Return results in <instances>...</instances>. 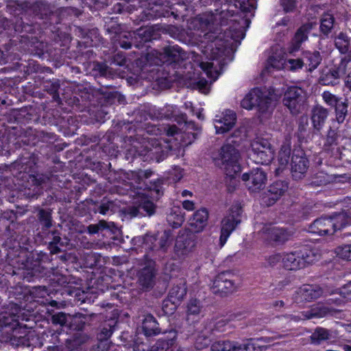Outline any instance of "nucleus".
Wrapping results in <instances>:
<instances>
[{
	"mask_svg": "<svg viewBox=\"0 0 351 351\" xmlns=\"http://www.w3.org/2000/svg\"><path fill=\"white\" fill-rule=\"evenodd\" d=\"M239 151L230 143L221 147L219 156L215 159V165L223 169L225 173L232 179L241 171L239 164Z\"/></svg>",
	"mask_w": 351,
	"mask_h": 351,
	"instance_id": "f257e3e1",
	"label": "nucleus"
},
{
	"mask_svg": "<svg viewBox=\"0 0 351 351\" xmlns=\"http://www.w3.org/2000/svg\"><path fill=\"white\" fill-rule=\"evenodd\" d=\"M317 258L313 250L307 246L283 254V267L288 270H299L312 264Z\"/></svg>",
	"mask_w": 351,
	"mask_h": 351,
	"instance_id": "f03ea898",
	"label": "nucleus"
},
{
	"mask_svg": "<svg viewBox=\"0 0 351 351\" xmlns=\"http://www.w3.org/2000/svg\"><path fill=\"white\" fill-rule=\"evenodd\" d=\"M215 47H217L215 45ZM210 57L206 56L209 60L213 62H199L200 68L206 73L208 77L210 78L213 82L215 81L221 73L223 66L227 64L226 62V49L224 47H215L214 49L213 44L210 46Z\"/></svg>",
	"mask_w": 351,
	"mask_h": 351,
	"instance_id": "7ed1b4c3",
	"label": "nucleus"
},
{
	"mask_svg": "<svg viewBox=\"0 0 351 351\" xmlns=\"http://www.w3.org/2000/svg\"><path fill=\"white\" fill-rule=\"evenodd\" d=\"M18 308L14 306L11 312L4 311L0 315V323L2 326L10 327L12 333L9 337V342L14 346L27 345L25 330L19 327Z\"/></svg>",
	"mask_w": 351,
	"mask_h": 351,
	"instance_id": "20e7f679",
	"label": "nucleus"
},
{
	"mask_svg": "<svg viewBox=\"0 0 351 351\" xmlns=\"http://www.w3.org/2000/svg\"><path fill=\"white\" fill-rule=\"evenodd\" d=\"M169 235L165 232L158 240L155 236L146 234L144 237V245L149 252L145 255L146 258L160 260L162 258L169 247Z\"/></svg>",
	"mask_w": 351,
	"mask_h": 351,
	"instance_id": "39448f33",
	"label": "nucleus"
},
{
	"mask_svg": "<svg viewBox=\"0 0 351 351\" xmlns=\"http://www.w3.org/2000/svg\"><path fill=\"white\" fill-rule=\"evenodd\" d=\"M239 287L236 275L229 271L219 273L215 278L211 290L214 294L226 296L236 291Z\"/></svg>",
	"mask_w": 351,
	"mask_h": 351,
	"instance_id": "423d86ee",
	"label": "nucleus"
},
{
	"mask_svg": "<svg viewBox=\"0 0 351 351\" xmlns=\"http://www.w3.org/2000/svg\"><path fill=\"white\" fill-rule=\"evenodd\" d=\"M306 100V92L300 87L289 86L285 90L282 98V103L292 114H298L304 108Z\"/></svg>",
	"mask_w": 351,
	"mask_h": 351,
	"instance_id": "0eeeda50",
	"label": "nucleus"
},
{
	"mask_svg": "<svg viewBox=\"0 0 351 351\" xmlns=\"http://www.w3.org/2000/svg\"><path fill=\"white\" fill-rule=\"evenodd\" d=\"M251 158L257 164L268 165L274 158V152L268 140L257 137L251 143Z\"/></svg>",
	"mask_w": 351,
	"mask_h": 351,
	"instance_id": "6e6552de",
	"label": "nucleus"
},
{
	"mask_svg": "<svg viewBox=\"0 0 351 351\" xmlns=\"http://www.w3.org/2000/svg\"><path fill=\"white\" fill-rule=\"evenodd\" d=\"M241 179L250 193H256L265 188L267 182V175L262 169L256 168L243 173Z\"/></svg>",
	"mask_w": 351,
	"mask_h": 351,
	"instance_id": "1a4fd4ad",
	"label": "nucleus"
},
{
	"mask_svg": "<svg viewBox=\"0 0 351 351\" xmlns=\"http://www.w3.org/2000/svg\"><path fill=\"white\" fill-rule=\"evenodd\" d=\"M241 210L239 206H233L229 215L226 216L221 223V236L219 241L223 246L237 226L241 223Z\"/></svg>",
	"mask_w": 351,
	"mask_h": 351,
	"instance_id": "9d476101",
	"label": "nucleus"
},
{
	"mask_svg": "<svg viewBox=\"0 0 351 351\" xmlns=\"http://www.w3.org/2000/svg\"><path fill=\"white\" fill-rule=\"evenodd\" d=\"M159 61L155 63L158 64L160 63L169 62V63H179L189 59L191 57H195L194 52H186L183 50L178 45H169L162 49V52L159 53Z\"/></svg>",
	"mask_w": 351,
	"mask_h": 351,
	"instance_id": "9b49d317",
	"label": "nucleus"
},
{
	"mask_svg": "<svg viewBox=\"0 0 351 351\" xmlns=\"http://www.w3.org/2000/svg\"><path fill=\"white\" fill-rule=\"evenodd\" d=\"M193 234L189 232L180 233L176 239L174 246L175 256L178 258H184L192 252L195 245Z\"/></svg>",
	"mask_w": 351,
	"mask_h": 351,
	"instance_id": "f8f14e48",
	"label": "nucleus"
},
{
	"mask_svg": "<svg viewBox=\"0 0 351 351\" xmlns=\"http://www.w3.org/2000/svg\"><path fill=\"white\" fill-rule=\"evenodd\" d=\"M288 189V183L285 181L278 180L269 186L267 192L263 197V202L268 206L275 202L282 196Z\"/></svg>",
	"mask_w": 351,
	"mask_h": 351,
	"instance_id": "ddd939ff",
	"label": "nucleus"
},
{
	"mask_svg": "<svg viewBox=\"0 0 351 351\" xmlns=\"http://www.w3.org/2000/svg\"><path fill=\"white\" fill-rule=\"evenodd\" d=\"M237 116L234 111L226 110L221 116H217L214 120L217 134H223L231 130L234 125Z\"/></svg>",
	"mask_w": 351,
	"mask_h": 351,
	"instance_id": "4468645a",
	"label": "nucleus"
},
{
	"mask_svg": "<svg viewBox=\"0 0 351 351\" xmlns=\"http://www.w3.org/2000/svg\"><path fill=\"white\" fill-rule=\"evenodd\" d=\"M146 146L147 154L150 158L155 159L158 162L163 160L171 151L170 145L166 143H161L157 139H152Z\"/></svg>",
	"mask_w": 351,
	"mask_h": 351,
	"instance_id": "2eb2a0df",
	"label": "nucleus"
},
{
	"mask_svg": "<svg viewBox=\"0 0 351 351\" xmlns=\"http://www.w3.org/2000/svg\"><path fill=\"white\" fill-rule=\"evenodd\" d=\"M300 154H294L291 159V171L292 177L295 180L302 179L309 167L308 160L303 156L302 152Z\"/></svg>",
	"mask_w": 351,
	"mask_h": 351,
	"instance_id": "dca6fc26",
	"label": "nucleus"
},
{
	"mask_svg": "<svg viewBox=\"0 0 351 351\" xmlns=\"http://www.w3.org/2000/svg\"><path fill=\"white\" fill-rule=\"evenodd\" d=\"M337 311L321 304L313 305L310 308L302 311L300 314L301 320H307L314 318H322L328 315H333Z\"/></svg>",
	"mask_w": 351,
	"mask_h": 351,
	"instance_id": "f3484780",
	"label": "nucleus"
},
{
	"mask_svg": "<svg viewBox=\"0 0 351 351\" xmlns=\"http://www.w3.org/2000/svg\"><path fill=\"white\" fill-rule=\"evenodd\" d=\"M156 274L155 262L149 261L147 265L138 272V282L140 285L146 289L152 288L155 282Z\"/></svg>",
	"mask_w": 351,
	"mask_h": 351,
	"instance_id": "a211bd4d",
	"label": "nucleus"
},
{
	"mask_svg": "<svg viewBox=\"0 0 351 351\" xmlns=\"http://www.w3.org/2000/svg\"><path fill=\"white\" fill-rule=\"evenodd\" d=\"M156 206L154 204L147 198L141 200L137 206L128 208V213L131 217L137 216H151L155 213Z\"/></svg>",
	"mask_w": 351,
	"mask_h": 351,
	"instance_id": "6ab92c4d",
	"label": "nucleus"
},
{
	"mask_svg": "<svg viewBox=\"0 0 351 351\" xmlns=\"http://www.w3.org/2000/svg\"><path fill=\"white\" fill-rule=\"evenodd\" d=\"M339 137L340 135L337 130L334 127H330L326 135L323 150L330 154L331 157H332L333 153L337 149H340V147H338Z\"/></svg>",
	"mask_w": 351,
	"mask_h": 351,
	"instance_id": "aec40b11",
	"label": "nucleus"
},
{
	"mask_svg": "<svg viewBox=\"0 0 351 351\" xmlns=\"http://www.w3.org/2000/svg\"><path fill=\"white\" fill-rule=\"evenodd\" d=\"M208 219V210L203 208L197 210L190 219L189 225L191 229L196 232H199L206 226Z\"/></svg>",
	"mask_w": 351,
	"mask_h": 351,
	"instance_id": "412c9836",
	"label": "nucleus"
},
{
	"mask_svg": "<svg viewBox=\"0 0 351 351\" xmlns=\"http://www.w3.org/2000/svg\"><path fill=\"white\" fill-rule=\"evenodd\" d=\"M263 232L267 239L278 244L285 243L289 237L287 231L274 226L263 228Z\"/></svg>",
	"mask_w": 351,
	"mask_h": 351,
	"instance_id": "4be33fe9",
	"label": "nucleus"
},
{
	"mask_svg": "<svg viewBox=\"0 0 351 351\" xmlns=\"http://www.w3.org/2000/svg\"><path fill=\"white\" fill-rule=\"evenodd\" d=\"M328 110L322 106L317 105L313 106L311 110V121L314 128L319 131L323 127L327 117Z\"/></svg>",
	"mask_w": 351,
	"mask_h": 351,
	"instance_id": "5701e85b",
	"label": "nucleus"
},
{
	"mask_svg": "<svg viewBox=\"0 0 351 351\" xmlns=\"http://www.w3.org/2000/svg\"><path fill=\"white\" fill-rule=\"evenodd\" d=\"M187 288L184 279H180L170 289L168 297L173 303L180 304L186 295Z\"/></svg>",
	"mask_w": 351,
	"mask_h": 351,
	"instance_id": "b1692460",
	"label": "nucleus"
},
{
	"mask_svg": "<svg viewBox=\"0 0 351 351\" xmlns=\"http://www.w3.org/2000/svg\"><path fill=\"white\" fill-rule=\"evenodd\" d=\"M313 27L314 24L313 23H307L298 29L292 41L291 51H297L300 49L301 44L307 40L308 34Z\"/></svg>",
	"mask_w": 351,
	"mask_h": 351,
	"instance_id": "393cba45",
	"label": "nucleus"
},
{
	"mask_svg": "<svg viewBox=\"0 0 351 351\" xmlns=\"http://www.w3.org/2000/svg\"><path fill=\"white\" fill-rule=\"evenodd\" d=\"M142 329L144 335L147 337L156 336L162 332L156 319L150 314L145 316L143 320Z\"/></svg>",
	"mask_w": 351,
	"mask_h": 351,
	"instance_id": "a878e982",
	"label": "nucleus"
},
{
	"mask_svg": "<svg viewBox=\"0 0 351 351\" xmlns=\"http://www.w3.org/2000/svg\"><path fill=\"white\" fill-rule=\"evenodd\" d=\"M298 294L300 295L302 300L311 301L321 297L323 294V290L318 286L307 285L300 288Z\"/></svg>",
	"mask_w": 351,
	"mask_h": 351,
	"instance_id": "bb28decb",
	"label": "nucleus"
},
{
	"mask_svg": "<svg viewBox=\"0 0 351 351\" xmlns=\"http://www.w3.org/2000/svg\"><path fill=\"white\" fill-rule=\"evenodd\" d=\"M176 337V330L173 329L170 330L166 337H162L156 341L152 347L151 351H167L173 345Z\"/></svg>",
	"mask_w": 351,
	"mask_h": 351,
	"instance_id": "cd10ccee",
	"label": "nucleus"
},
{
	"mask_svg": "<svg viewBox=\"0 0 351 351\" xmlns=\"http://www.w3.org/2000/svg\"><path fill=\"white\" fill-rule=\"evenodd\" d=\"M291 155V145L289 143H285L282 145L278 152V161L279 167L276 169V174L279 175L289 163Z\"/></svg>",
	"mask_w": 351,
	"mask_h": 351,
	"instance_id": "c85d7f7f",
	"label": "nucleus"
},
{
	"mask_svg": "<svg viewBox=\"0 0 351 351\" xmlns=\"http://www.w3.org/2000/svg\"><path fill=\"white\" fill-rule=\"evenodd\" d=\"M351 62V53L348 55H344L339 61L335 62L332 69V75L335 78H340L345 75L347 71L348 64Z\"/></svg>",
	"mask_w": 351,
	"mask_h": 351,
	"instance_id": "c756f323",
	"label": "nucleus"
},
{
	"mask_svg": "<svg viewBox=\"0 0 351 351\" xmlns=\"http://www.w3.org/2000/svg\"><path fill=\"white\" fill-rule=\"evenodd\" d=\"M129 36H133L134 42V45L140 48L143 43L148 42L152 40V32L149 28H139L135 32H132V34L128 35Z\"/></svg>",
	"mask_w": 351,
	"mask_h": 351,
	"instance_id": "7c9ffc66",
	"label": "nucleus"
},
{
	"mask_svg": "<svg viewBox=\"0 0 351 351\" xmlns=\"http://www.w3.org/2000/svg\"><path fill=\"white\" fill-rule=\"evenodd\" d=\"M335 45L339 51L343 55L351 53L350 38L344 32H340L335 38Z\"/></svg>",
	"mask_w": 351,
	"mask_h": 351,
	"instance_id": "2f4dec72",
	"label": "nucleus"
},
{
	"mask_svg": "<svg viewBox=\"0 0 351 351\" xmlns=\"http://www.w3.org/2000/svg\"><path fill=\"white\" fill-rule=\"evenodd\" d=\"M261 96L258 101H257L256 108L262 113L269 112L274 106L273 95L270 92H263L261 90Z\"/></svg>",
	"mask_w": 351,
	"mask_h": 351,
	"instance_id": "473e14b6",
	"label": "nucleus"
},
{
	"mask_svg": "<svg viewBox=\"0 0 351 351\" xmlns=\"http://www.w3.org/2000/svg\"><path fill=\"white\" fill-rule=\"evenodd\" d=\"M211 351H239V342L230 340H218L210 346Z\"/></svg>",
	"mask_w": 351,
	"mask_h": 351,
	"instance_id": "72a5a7b5",
	"label": "nucleus"
},
{
	"mask_svg": "<svg viewBox=\"0 0 351 351\" xmlns=\"http://www.w3.org/2000/svg\"><path fill=\"white\" fill-rule=\"evenodd\" d=\"M260 95H261V90L259 88L252 89L242 99L241 102V107L247 110H251L254 107H256Z\"/></svg>",
	"mask_w": 351,
	"mask_h": 351,
	"instance_id": "f704fd0d",
	"label": "nucleus"
},
{
	"mask_svg": "<svg viewBox=\"0 0 351 351\" xmlns=\"http://www.w3.org/2000/svg\"><path fill=\"white\" fill-rule=\"evenodd\" d=\"M260 95H261V90L259 88L252 89L242 99L241 102V107L247 110H251L254 107H256Z\"/></svg>",
	"mask_w": 351,
	"mask_h": 351,
	"instance_id": "c9c22d12",
	"label": "nucleus"
},
{
	"mask_svg": "<svg viewBox=\"0 0 351 351\" xmlns=\"http://www.w3.org/2000/svg\"><path fill=\"white\" fill-rule=\"evenodd\" d=\"M335 17L330 13H324L320 18V32L327 36L331 32L335 25Z\"/></svg>",
	"mask_w": 351,
	"mask_h": 351,
	"instance_id": "e433bc0d",
	"label": "nucleus"
},
{
	"mask_svg": "<svg viewBox=\"0 0 351 351\" xmlns=\"http://www.w3.org/2000/svg\"><path fill=\"white\" fill-rule=\"evenodd\" d=\"M167 221L173 228H178L183 223L184 216L180 208H175L167 215Z\"/></svg>",
	"mask_w": 351,
	"mask_h": 351,
	"instance_id": "4c0bfd02",
	"label": "nucleus"
},
{
	"mask_svg": "<svg viewBox=\"0 0 351 351\" xmlns=\"http://www.w3.org/2000/svg\"><path fill=\"white\" fill-rule=\"evenodd\" d=\"M286 60L281 51L276 52L268 58V64L274 69L280 70L285 67Z\"/></svg>",
	"mask_w": 351,
	"mask_h": 351,
	"instance_id": "58836bf2",
	"label": "nucleus"
},
{
	"mask_svg": "<svg viewBox=\"0 0 351 351\" xmlns=\"http://www.w3.org/2000/svg\"><path fill=\"white\" fill-rule=\"evenodd\" d=\"M329 331L324 328L317 327L310 337L311 342L313 344H319L321 342L328 339Z\"/></svg>",
	"mask_w": 351,
	"mask_h": 351,
	"instance_id": "ea45409f",
	"label": "nucleus"
},
{
	"mask_svg": "<svg viewBox=\"0 0 351 351\" xmlns=\"http://www.w3.org/2000/svg\"><path fill=\"white\" fill-rule=\"evenodd\" d=\"M305 59L306 64L308 66V71H312L315 70L320 64L322 57L319 51L306 52L305 53Z\"/></svg>",
	"mask_w": 351,
	"mask_h": 351,
	"instance_id": "a19ab883",
	"label": "nucleus"
},
{
	"mask_svg": "<svg viewBox=\"0 0 351 351\" xmlns=\"http://www.w3.org/2000/svg\"><path fill=\"white\" fill-rule=\"evenodd\" d=\"M38 220L43 228L48 229L52 226L51 212L49 210L40 209L38 214Z\"/></svg>",
	"mask_w": 351,
	"mask_h": 351,
	"instance_id": "79ce46f5",
	"label": "nucleus"
},
{
	"mask_svg": "<svg viewBox=\"0 0 351 351\" xmlns=\"http://www.w3.org/2000/svg\"><path fill=\"white\" fill-rule=\"evenodd\" d=\"M332 158L343 162L351 163V149L346 147L337 149L333 153Z\"/></svg>",
	"mask_w": 351,
	"mask_h": 351,
	"instance_id": "37998d69",
	"label": "nucleus"
},
{
	"mask_svg": "<svg viewBox=\"0 0 351 351\" xmlns=\"http://www.w3.org/2000/svg\"><path fill=\"white\" fill-rule=\"evenodd\" d=\"M335 107L336 119L339 123H343L348 113V104L340 101Z\"/></svg>",
	"mask_w": 351,
	"mask_h": 351,
	"instance_id": "c03bdc74",
	"label": "nucleus"
},
{
	"mask_svg": "<svg viewBox=\"0 0 351 351\" xmlns=\"http://www.w3.org/2000/svg\"><path fill=\"white\" fill-rule=\"evenodd\" d=\"M239 351H261V346L252 339H247L243 343L239 342Z\"/></svg>",
	"mask_w": 351,
	"mask_h": 351,
	"instance_id": "a18cd8bd",
	"label": "nucleus"
},
{
	"mask_svg": "<svg viewBox=\"0 0 351 351\" xmlns=\"http://www.w3.org/2000/svg\"><path fill=\"white\" fill-rule=\"evenodd\" d=\"M332 69L330 68L326 73H323L319 80V82L321 84L328 86L332 85L334 86L337 84V80L339 78H335L333 75H332Z\"/></svg>",
	"mask_w": 351,
	"mask_h": 351,
	"instance_id": "49530a36",
	"label": "nucleus"
},
{
	"mask_svg": "<svg viewBox=\"0 0 351 351\" xmlns=\"http://www.w3.org/2000/svg\"><path fill=\"white\" fill-rule=\"evenodd\" d=\"M202 309V306L199 300L196 299L190 300L187 304V313L189 315H199Z\"/></svg>",
	"mask_w": 351,
	"mask_h": 351,
	"instance_id": "de8ad7c7",
	"label": "nucleus"
},
{
	"mask_svg": "<svg viewBox=\"0 0 351 351\" xmlns=\"http://www.w3.org/2000/svg\"><path fill=\"white\" fill-rule=\"evenodd\" d=\"M132 32H126L119 36V45L125 49H130L132 45H134V39L133 36H129L128 35Z\"/></svg>",
	"mask_w": 351,
	"mask_h": 351,
	"instance_id": "09e8293b",
	"label": "nucleus"
},
{
	"mask_svg": "<svg viewBox=\"0 0 351 351\" xmlns=\"http://www.w3.org/2000/svg\"><path fill=\"white\" fill-rule=\"evenodd\" d=\"M322 97L324 102L332 107H335L341 101L340 97H338L330 91H324Z\"/></svg>",
	"mask_w": 351,
	"mask_h": 351,
	"instance_id": "8fccbe9b",
	"label": "nucleus"
},
{
	"mask_svg": "<svg viewBox=\"0 0 351 351\" xmlns=\"http://www.w3.org/2000/svg\"><path fill=\"white\" fill-rule=\"evenodd\" d=\"M335 252L339 258L351 261V245L339 246L336 248Z\"/></svg>",
	"mask_w": 351,
	"mask_h": 351,
	"instance_id": "3c124183",
	"label": "nucleus"
},
{
	"mask_svg": "<svg viewBox=\"0 0 351 351\" xmlns=\"http://www.w3.org/2000/svg\"><path fill=\"white\" fill-rule=\"evenodd\" d=\"M303 65H304V62L301 59L290 58V59H288L287 60H286L285 68L291 71H295L298 69H302Z\"/></svg>",
	"mask_w": 351,
	"mask_h": 351,
	"instance_id": "603ef678",
	"label": "nucleus"
},
{
	"mask_svg": "<svg viewBox=\"0 0 351 351\" xmlns=\"http://www.w3.org/2000/svg\"><path fill=\"white\" fill-rule=\"evenodd\" d=\"M114 331V328L110 324H105L100 332L97 335L99 340H108Z\"/></svg>",
	"mask_w": 351,
	"mask_h": 351,
	"instance_id": "864d4df0",
	"label": "nucleus"
},
{
	"mask_svg": "<svg viewBox=\"0 0 351 351\" xmlns=\"http://www.w3.org/2000/svg\"><path fill=\"white\" fill-rule=\"evenodd\" d=\"M179 304H176V303H173V301L171 300L169 297H168L162 302V311L165 314H173L174 311L176 310L177 306Z\"/></svg>",
	"mask_w": 351,
	"mask_h": 351,
	"instance_id": "5fc2aeb1",
	"label": "nucleus"
},
{
	"mask_svg": "<svg viewBox=\"0 0 351 351\" xmlns=\"http://www.w3.org/2000/svg\"><path fill=\"white\" fill-rule=\"evenodd\" d=\"M51 322L53 324L64 326L67 322V316L66 314L63 312H60L55 315H53L51 317Z\"/></svg>",
	"mask_w": 351,
	"mask_h": 351,
	"instance_id": "6e6d98bb",
	"label": "nucleus"
},
{
	"mask_svg": "<svg viewBox=\"0 0 351 351\" xmlns=\"http://www.w3.org/2000/svg\"><path fill=\"white\" fill-rule=\"evenodd\" d=\"M194 88L198 89L201 93L207 94L209 91L208 82L204 79H201L194 84Z\"/></svg>",
	"mask_w": 351,
	"mask_h": 351,
	"instance_id": "4d7b16f0",
	"label": "nucleus"
},
{
	"mask_svg": "<svg viewBox=\"0 0 351 351\" xmlns=\"http://www.w3.org/2000/svg\"><path fill=\"white\" fill-rule=\"evenodd\" d=\"M210 340L205 336H199L195 341V346L198 350L203 349L209 345Z\"/></svg>",
	"mask_w": 351,
	"mask_h": 351,
	"instance_id": "13d9d810",
	"label": "nucleus"
},
{
	"mask_svg": "<svg viewBox=\"0 0 351 351\" xmlns=\"http://www.w3.org/2000/svg\"><path fill=\"white\" fill-rule=\"evenodd\" d=\"M162 110L164 111L163 115L167 119H171L176 115L177 107L175 106L167 105Z\"/></svg>",
	"mask_w": 351,
	"mask_h": 351,
	"instance_id": "bf43d9fd",
	"label": "nucleus"
},
{
	"mask_svg": "<svg viewBox=\"0 0 351 351\" xmlns=\"http://www.w3.org/2000/svg\"><path fill=\"white\" fill-rule=\"evenodd\" d=\"M114 206V204L112 202H107L101 203L99 207L98 208L99 213L102 215H106L110 210H112V208Z\"/></svg>",
	"mask_w": 351,
	"mask_h": 351,
	"instance_id": "052dcab7",
	"label": "nucleus"
},
{
	"mask_svg": "<svg viewBox=\"0 0 351 351\" xmlns=\"http://www.w3.org/2000/svg\"><path fill=\"white\" fill-rule=\"evenodd\" d=\"M286 12H292L295 8V0H280Z\"/></svg>",
	"mask_w": 351,
	"mask_h": 351,
	"instance_id": "680f3d73",
	"label": "nucleus"
},
{
	"mask_svg": "<svg viewBox=\"0 0 351 351\" xmlns=\"http://www.w3.org/2000/svg\"><path fill=\"white\" fill-rule=\"evenodd\" d=\"M282 257H283V255H280V254L271 255L267 259L268 263L271 266H274L278 263H279L281 260L282 261Z\"/></svg>",
	"mask_w": 351,
	"mask_h": 351,
	"instance_id": "e2e57ef3",
	"label": "nucleus"
},
{
	"mask_svg": "<svg viewBox=\"0 0 351 351\" xmlns=\"http://www.w3.org/2000/svg\"><path fill=\"white\" fill-rule=\"evenodd\" d=\"M77 322H78L76 328L79 330H82L84 325L86 324V322L87 320V316L85 315L80 314L79 316L77 317Z\"/></svg>",
	"mask_w": 351,
	"mask_h": 351,
	"instance_id": "0e129e2a",
	"label": "nucleus"
},
{
	"mask_svg": "<svg viewBox=\"0 0 351 351\" xmlns=\"http://www.w3.org/2000/svg\"><path fill=\"white\" fill-rule=\"evenodd\" d=\"M95 69L99 72L101 75L107 76L110 73L108 71V66L106 64L98 63L95 66Z\"/></svg>",
	"mask_w": 351,
	"mask_h": 351,
	"instance_id": "69168bd1",
	"label": "nucleus"
},
{
	"mask_svg": "<svg viewBox=\"0 0 351 351\" xmlns=\"http://www.w3.org/2000/svg\"><path fill=\"white\" fill-rule=\"evenodd\" d=\"M99 230L110 229L114 226V223H108L104 220H100L97 223Z\"/></svg>",
	"mask_w": 351,
	"mask_h": 351,
	"instance_id": "338daca9",
	"label": "nucleus"
},
{
	"mask_svg": "<svg viewBox=\"0 0 351 351\" xmlns=\"http://www.w3.org/2000/svg\"><path fill=\"white\" fill-rule=\"evenodd\" d=\"M226 326V322L224 320H220L217 322L215 326L214 330L220 332H226V329L225 328Z\"/></svg>",
	"mask_w": 351,
	"mask_h": 351,
	"instance_id": "774afa93",
	"label": "nucleus"
}]
</instances>
